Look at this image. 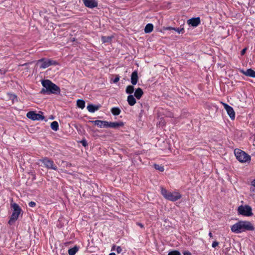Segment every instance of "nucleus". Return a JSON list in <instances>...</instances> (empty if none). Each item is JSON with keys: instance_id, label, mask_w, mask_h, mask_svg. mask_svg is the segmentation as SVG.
I'll return each mask as SVG.
<instances>
[{"instance_id": "obj_33", "label": "nucleus", "mask_w": 255, "mask_h": 255, "mask_svg": "<svg viewBox=\"0 0 255 255\" xmlns=\"http://www.w3.org/2000/svg\"><path fill=\"white\" fill-rule=\"evenodd\" d=\"M29 206L30 207H34L36 205V203L34 202L31 201L28 203Z\"/></svg>"}, {"instance_id": "obj_17", "label": "nucleus", "mask_w": 255, "mask_h": 255, "mask_svg": "<svg viewBox=\"0 0 255 255\" xmlns=\"http://www.w3.org/2000/svg\"><path fill=\"white\" fill-rule=\"evenodd\" d=\"M100 108V106H96L93 105H89L87 107V109L88 111L90 113H94L95 111L99 110Z\"/></svg>"}, {"instance_id": "obj_30", "label": "nucleus", "mask_w": 255, "mask_h": 255, "mask_svg": "<svg viewBox=\"0 0 255 255\" xmlns=\"http://www.w3.org/2000/svg\"><path fill=\"white\" fill-rule=\"evenodd\" d=\"M251 191L255 192V179L252 182Z\"/></svg>"}, {"instance_id": "obj_36", "label": "nucleus", "mask_w": 255, "mask_h": 255, "mask_svg": "<svg viewBox=\"0 0 255 255\" xmlns=\"http://www.w3.org/2000/svg\"><path fill=\"white\" fill-rule=\"evenodd\" d=\"M247 50V48H244V49L242 50V51H241V55H244L245 54V53H246V52Z\"/></svg>"}, {"instance_id": "obj_22", "label": "nucleus", "mask_w": 255, "mask_h": 255, "mask_svg": "<svg viewBox=\"0 0 255 255\" xmlns=\"http://www.w3.org/2000/svg\"><path fill=\"white\" fill-rule=\"evenodd\" d=\"M121 110L119 108L114 107L111 109L112 113L115 116H118L121 113Z\"/></svg>"}, {"instance_id": "obj_37", "label": "nucleus", "mask_w": 255, "mask_h": 255, "mask_svg": "<svg viewBox=\"0 0 255 255\" xmlns=\"http://www.w3.org/2000/svg\"><path fill=\"white\" fill-rule=\"evenodd\" d=\"M183 255H192L189 251H185L183 253Z\"/></svg>"}, {"instance_id": "obj_35", "label": "nucleus", "mask_w": 255, "mask_h": 255, "mask_svg": "<svg viewBox=\"0 0 255 255\" xmlns=\"http://www.w3.org/2000/svg\"><path fill=\"white\" fill-rule=\"evenodd\" d=\"M119 80H120V78H119V76H117L115 78V79L114 80L113 82H114V83H117L118 82H119Z\"/></svg>"}, {"instance_id": "obj_31", "label": "nucleus", "mask_w": 255, "mask_h": 255, "mask_svg": "<svg viewBox=\"0 0 255 255\" xmlns=\"http://www.w3.org/2000/svg\"><path fill=\"white\" fill-rule=\"evenodd\" d=\"M21 209L17 205V218L19 217V216L21 214Z\"/></svg>"}, {"instance_id": "obj_42", "label": "nucleus", "mask_w": 255, "mask_h": 255, "mask_svg": "<svg viewBox=\"0 0 255 255\" xmlns=\"http://www.w3.org/2000/svg\"><path fill=\"white\" fill-rule=\"evenodd\" d=\"M109 255H116V254L114 253H112L110 254Z\"/></svg>"}, {"instance_id": "obj_10", "label": "nucleus", "mask_w": 255, "mask_h": 255, "mask_svg": "<svg viewBox=\"0 0 255 255\" xmlns=\"http://www.w3.org/2000/svg\"><path fill=\"white\" fill-rule=\"evenodd\" d=\"M11 207L13 208V213L10 220L8 221V224L10 226L14 225L16 222V203H11Z\"/></svg>"}, {"instance_id": "obj_11", "label": "nucleus", "mask_w": 255, "mask_h": 255, "mask_svg": "<svg viewBox=\"0 0 255 255\" xmlns=\"http://www.w3.org/2000/svg\"><path fill=\"white\" fill-rule=\"evenodd\" d=\"M82 1L86 7L90 8L96 7L98 6L97 0H82Z\"/></svg>"}, {"instance_id": "obj_21", "label": "nucleus", "mask_w": 255, "mask_h": 255, "mask_svg": "<svg viewBox=\"0 0 255 255\" xmlns=\"http://www.w3.org/2000/svg\"><path fill=\"white\" fill-rule=\"evenodd\" d=\"M77 105L79 108L83 109L85 107V102L83 100H78L77 101Z\"/></svg>"}, {"instance_id": "obj_1", "label": "nucleus", "mask_w": 255, "mask_h": 255, "mask_svg": "<svg viewBox=\"0 0 255 255\" xmlns=\"http://www.w3.org/2000/svg\"><path fill=\"white\" fill-rule=\"evenodd\" d=\"M253 225L249 221H240L232 225L231 230L232 232L239 234L247 231L254 230Z\"/></svg>"}, {"instance_id": "obj_25", "label": "nucleus", "mask_w": 255, "mask_h": 255, "mask_svg": "<svg viewBox=\"0 0 255 255\" xmlns=\"http://www.w3.org/2000/svg\"><path fill=\"white\" fill-rule=\"evenodd\" d=\"M78 251V248L77 247H74V248L70 249L68 250V254L69 255H75Z\"/></svg>"}, {"instance_id": "obj_29", "label": "nucleus", "mask_w": 255, "mask_h": 255, "mask_svg": "<svg viewBox=\"0 0 255 255\" xmlns=\"http://www.w3.org/2000/svg\"><path fill=\"white\" fill-rule=\"evenodd\" d=\"M102 41L104 43L109 42L111 38L110 37H106V36H103L102 37Z\"/></svg>"}, {"instance_id": "obj_5", "label": "nucleus", "mask_w": 255, "mask_h": 255, "mask_svg": "<svg viewBox=\"0 0 255 255\" xmlns=\"http://www.w3.org/2000/svg\"><path fill=\"white\" fill-rule=\"evenodd\" d=\"M234 153L236 158L241 162H247L251 160V156L241 149H235Z\"/></svg>"}, {"instance_id": "obj_9", "label": "nucleus", "mask_w": 255, "mask_h": 255, "mask_svg": "<svg viewBox=\"0 0 255 255\" xmlns=\"http://www.w3.org/2000/svg\"><path fill=\"white\" fill-rule=\"evenodd\" d=\"M222 104L230 118L232 120H234L235 118V113L233 108L226 103H222Z\"/></svg>"}, {"instance_id": "obj_15", "label": "nucleus", "mask_w": 255, "mask_h": 255, "mask_svg": "<svg viewBox=\"0 0 255 255\" xmlns=\"http://www.w3.org/2000/svg\"><path fill=\"white\" fill-rule=\"evenodd\" d=\"M138 80V74L136 71H133L131 75V83L133 85L137 84Z\"/></svg>"}, {"instance_id": "obj_28", "label": "nucleus", "mask_w": 255, "mask_h": 255, "mask_svg": "<svg viewBox=\"0 0 255 255\" xmlns=\"http://www.w3.org/2000/svg\"><path fill=\"white\" fill-rule=\"evenodd\" d=\"M168 255H181L180 253L178 251H173L170 252Z\"/></svg>"}, {"instance_id": "obj_20", "label": "nucleus", "mask_w": 255, "mask_h": 255, "mask_svg": "<svg viewBox=\"0 0 255 255\" xmlns=\"http://www.w3.org/2000/svg\"><path fill=\"white\" fill-rule=\"evenodd\" d=\"M153 29V25L152 24L148 23L147 24L144 28V32L146 33H148L152 31Z\"/></svg>"}, {"instance_id": "obj_40", "label": "nucleus", "mask_w": 255, "mask_h": 255, "mask_svg": "<svg viewBox=\"0 0 255 255\" xmlns=\"http://www.w3.org/2000/svg\"><path fill=\"white\" fill-rule=\"evenodd\" d=\"M82 144H83V146H86V145H87L86 142L85 141H83L82 142Z\"/></svg>"}, {"instance_id": "obj_19", "label": "nucleus", "mask_w": 255, "mask_h": 255, "mask_svg": "<svg viewBox=\"0 0 255 255\" xmlns=\"http://www.w3.org/2000/svg\"><path fill=\"white\" fill-rule=\"evenodd\" d=\"M127 101L128 104L131 106L134 105L136 103V100L134 98L133 96L132 95H129V96H128L127 98Z\"/></svg>"}, {"instance_id": "obj_2", "label": "nucleus", "mask_w": 255, "mask_h": 255, "mask_svg": "<svg viewBox=\"0 0 255 255\" xmlns=\"http://www.w3.org/2000/svg\"><path fill=\"white\" fill-rule=\"evenodd\" d=\"M42 85L44 88L41 90V93L57 94L60 92V88L49 80H43L42 81Z\"/></svg>"}, {"instance_id": "obj_3", "label": "nucleus", "mask_w": 255, "mask_h": 255, "mask_svg": "<svg viewBox=\"0 0 255 255\" xmlns=\"http://www.w3.org/2000/svg\"><path fill=\"white\" fill-rule=\"evenodd\" d=\"M161 193L165 199L171 201H176L180 199L182 197L181 195L179 192H171L163 187L161 188Z\"/></svg>"}, {"instance_id": "obj_6", "label": "nucleus", "mask_w": 255, "mask_h": 255, "mask_svg": "<svg viewBox=\"0 0 255 255\" xmlns=\"http://www.w3.org/2000/svg\"><path fill=\"white\" fill-rule=\"evenodd\" d=\"M238 213L245 216H251L253 215L252 209L249 205H241L238 207Z\"/></svg>"}, {"instance_id": "obj_16", "label": "nucleus", "mask_w": 255, "mask_h": 255, "mask_svg": "<svg viewBox=\"0 0 255 255\" xmlns=\"http://www.w3.org/2000/svg\"><path fill=\"white\" fill-rule=\"evenodd\" d=\"M241 72L247 76L255 78V71L252 69H248L246 71L242 70Z\"/></svg>"}, {"instance_id": "obj_38", "label": "nucleus", "mask_w": 255, "mask_h": 255, "mask_svg": "<svg viewBox=\"0 0 255 255\" xmlns=\"http://www.w3.org/2000/svg\"><path fill=\"white\" fill-rule=\"evenodd\" d=\"M137 225L142 228H143V225L140 223H137Z\"/></svg>"}, {"instance_id": "obj_12", "label": "nucleus", "mask_w": 255, "mask_h": 255, "mask_svg": "<svg viewBox=\"0 0 255 255\" xmlns=\"http://www.w3.org/2000/svg\"><path fill=\"white\" fill-rule=\"evenodd\" d=\"M124 123L122 122H108L107 128H117L120 127L124 126Z\"/></svg>"}, {"instance_id": "obj_41", "label": "nucleus", "mask_w": 255, "mask_h": 255, "mask_svg": "<svg viewBox=\"0 0 255 255\" xmlns=\"http://www.w3.org/2000/svg\"><path fill=\"white\" fill-rule=\"evenodd\" d=\"M209 236L211 238L213 237V235H212V233H211V232H210V233H209Z\"/></svg>"}, {"instance_id": "obj_7", "label": "nucleus", "mask_w": 255, "mask_h": 255, "mask_svg": "<svg viewBox=\"0 0 255 255\" xmlns=\"http://www.w3.org/2000/svg\"><path fill=\"white\" fill-rule=\"evenodd\" d=\"M26 117L33 121H42L44 119V117L40 114H37L35 111H30L26 114Z\"/></svg>"}, {"instance_id": "obj_34", "label": "nucleus", "mask_w": 255, "mask_h": 255, "mask_svg": "<svg viewBox=\"0 0 255 255\" xmlns=\"http://www.w3.org/2000/svg\"><path fill=\"white\" fill-rule=\"evenodd\" d=\"M219 245V242H217V241H214L213 242V243H212V247L213 248H216L217 246H218Z\"/></svg>"}, {"instance_id": "obj_27", "label": "nucleus", "mask_w": 255, "mask_h": 255, "mask_svg": "<svg viewBox=\"0 0 255 255\" xmlns=\"http://www.w3.org/2000/svg\"><path fill=\"white\" fill-rule=\"evenodd\" d=\"M112 250H116L117 251V252L119 254L122 251V248L119 246L116 247V246H114L113 247Z\"/></svg>"}, {"instance_id": "obj_13", "label": "nucleus", "mask_w": 255, "mask_h": 255, "mask_svg": "<svg viewBox=\"0 0 255 255\" xmlns=\"http://www.w3.org/2000/svg\"><path fill=\"white\" fill-rule=\"evenodd\" d=\"M90 122L94 124L95 125H97L98 127L100 128L105 127L107 128L108 125V122L100 121V120H96V121H91Z\"/></svg>"}, {"instance_id": "obj_18", "label": "nucleus", "mask_w": 255, "mask_h": 255, "mask_svg": "<svg viewBox=\"0 0 255 255\" xmlns=\"http://www.w3.org/2000/svg\"><path fill=\"white\" fill-rule=\"evenodd\" d=\"M143 94L142 90L140 88L136 89L134 93V96L137 99H140Z\"/></svg>"}, {"instance_id": "obj_8", "label": "nucleus", "mask_w": 255, "mask_h": 255, "mask_svg": "<svg viewBox=\"0 0 255 255\" xmlns=\"http://www.w3.org/2000/svg\"><path fill=\"white\" fill-rule=\"evenodd\" d=\"M40 161L44 164L45 167H46L48 169H51L54 170H57V166L54 164V162L51 159L45 157L42 159H40Z\"/></svg>"}, {"instance_id": "obj_14", "label": "nucleus", "mask_w": 255, "mask_h": 255, "mask_svg": "<svg viewBox=\"0 0 255 255\" xmlns=\"http://www.w3.org/2000/svg\"><path fill=\"white\" fill-rule=\"evenodd\" d=\"M200 23L199 17L192 18L188 20V23L193 26L196 27Z\"/></svg>"}, {"instance_id": "obj_26", "label": "nucleus", "mask_w": 255, "mask_h": 255, "mask_svg": "<svg viewBox=\"0 0 255 255\" xmlns=\"http://www.w3.org/2000/svg\"><path fill=\"white\" fill-rule=\"evenodd\" d=\"M154 167L156 169H157L161 172L163 171L164 170L163 166H160L158 164H154Z\"/></svg>"}, {"instance_id": "obj_43", "label": "nucleus", "mask_w": 255, "mask_h": 255, "mask_svg": "<svg viewBox=\"0 0 255 255\" xmlns=\"http://www.w3.org/2000/svg\"><path fill=\"white\" fill-rule=\"evenodd\" d=\"M26 65V64H23V65H21V66Z\"/></svg>"}, {"instance_id": "obj_24", "label": "nucleus", "mask_w": 255, "mask_h": 255, "mask_svg": "<svg viewBox=\"0 0 255 255\" xmlns=\"http://www.w3.org/2000/svg\"><path fill=\"white\" fill-rule=\"evenodd\" d=\"M134 91V87L132 85H128L127 87L126 92L128 94H131Z\"/></svg>"}, {"instance_id": "obj_39", "label": "nucleus", "mask_w": 255, "mask_h": 255, "mask_svg": "<svg viewBox=\"0 0 255 255\" xmlns=\"http://www.w3.org/2000/svg\"><path fill=\"white\" fill-rule=\"evenodd\" d=\"M173 27H166L165 29L166 30H171L172 29L173 30Z\"/></svg>"}, {"instance_id": "obj_32", "label": "nucleus", "mask_w": 255, "mask_h": 255, "mask_svg": "<svg viewBox=\"0 0 255 255\" xmlns=\"http://www.w3.org/2000/svg\"><path fill=\"white\" fill-rule=\"evenodd\" d=\"M173 30H175V31H176L177 33H183V31H184V28H173Z\"/></svg>"}, {"instance_id": "obj_23", "label": "nucleus", "mask_w": 255, "mask_h": 255, "mask_svg": "<svg viewBox=\"0 0 255 255\" xmlns=\"http://www.w3.org/2000/svg\"><path fill=\"white\" fill-rule=\"evenodd\" d=\"M50 127L53 130L57 131L59 127L58 123L56 121H54L51 123Z\"/></svg>"}, {"instance_id": "obj_4", "label": "nucleus", "mask_w": 255, "mask_h": 255, "mask_svg": "<svg viewBox=\"0 0 255 255\" xmlns=\"http://www.w3.org/2000/svg\"><path fill=\"white\" fill-rule=\"evenodd\" d=\"M58 64L56 61L51 59L41 58L36 61V65L39 66L40 69H45L51 65H57Z\"/></svg>"}]
</instances>
